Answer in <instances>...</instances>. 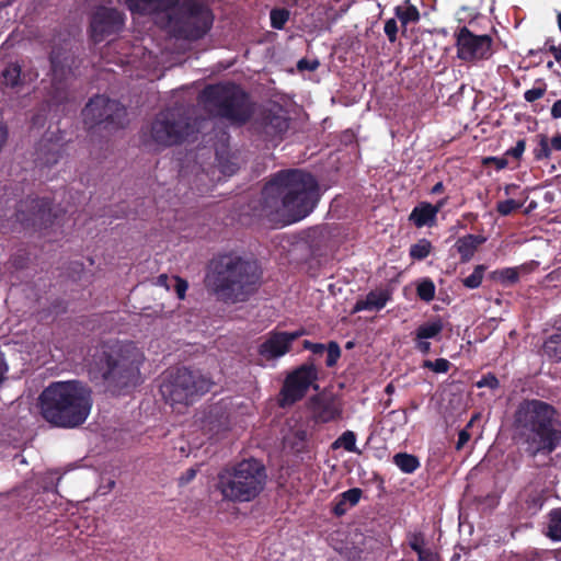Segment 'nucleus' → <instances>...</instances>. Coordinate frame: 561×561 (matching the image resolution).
Returning <instances> with one entry per match:
<instances>
[{"label": "nucleus", "instance_id": "obj_1", "mask_svg": "<svg viewBox=\"0 0 561 561\" xmlns=\"http://www.w3.org/2000/svg\"><path fill=\"white\" fill-rule=\"evenodd\" d=\"M316 179L300 170L278 172L262 191V214L282 226L306 218L319 201Z\"/></svg>", "mask_w": 561, "mask_h": 561}, {"label": "nucleus", "instance_id": "obj_2", "mask_svg": "<svg viewBox=\"0 0 561 561\" xmlns=\"http://www.w3.org/2000/svg\"><path fill=\"white\" fill-rule=\"evenodd\" d=\"M261 276L255 262L225 254L213 261L206 284L218 300L237 304L247 301L257 290Z\"/></svg>", "mask_w": 561, "mask_h": 561}, {"label": "nucleus", "instance_id": "obj_3", "mask_svg": "<svg viewBox=\"0 0 561 561\" xmlns=\"http://www.w3.org/2000/svg\"><path fill=\"white\" fill-rule=\"evenodd\" d=\"M557 410L541 400L522 402L515 413L518 440L531 456L549 455L561 443V424H556Z\"/></svg>", "mask_w": 561, "mask_h": 561}, {"label": "nucleus", "instance_id": "obj_4", "mask_svg": "<svg viewBox=\"0 0 561 561\" xmlns=\"http://www.w3.org/2000/svg\"><path fill=\"white\" fill-rule=\"evenodd\" d=\"M146 356L133 342L112 341L104 343L93 355V368L113 392H121L141 382L140 368Z\"/></svg>", "mask_w": 561, "mask_h": 561}, {"label": "nucleus", "instance_id": "obj_5", "mask_svg": "<svg viewBox=\"0 0 561 561\" xmlns=\"http://www.w3.org/2000/svg\"><path fill=\"white\" fill-rule=\"evenodd\" d=\"M39 407L48 423L58 427H76L90 414L91 390L77 380L53 382L39 396Z\"/></svg>", "mask_w": 561, "mask_h": 561}, {"label": "nucleus", "instance_id": "obj_6", "mask_svg": "<svg viewBox=\"0 0 561 561\" xmlns=\"http://www.w3.org/2000/svg\"><path fill=\"white\" fill-rule=\"evenodd\" d=\"M266 478L265 467L260 461L247 459L222 470L217 488L226 500L250 502L263 491Z\"/></svg>", "mask_w": 561, "mask_h": 561}, {"label": "nucleus", "instance_id": "obj_7", "mask_svg": "<svg viewBox=\"0 0 561 561\" xmlns=\"http://www.w3.org/2000/svg\"><path fill=\"white\" fill-rule=\"evenodd\" d=\"M198 100L208 113L232 123H244L252 114L248 95L236 84L208 85Z\"/></svg>", "mask_w": 561, "mask_h": 561}, {"label": "nucleus", "instance_id": "obj_8", "mask_svg": "<svg viewBox=\"0 0 561 561\" xmlns=\"http://www.w3.org/2000/svg\"><path fill=\"white\" fill-rule=\"evenodd\" d=\"M213 381L198 370L185 367L169 373L161 386L160 392L167 403L178 412L193 404L199 397L207 393Z\"/></svg>", "mask_w": 561, "mask_h": 561}, {"label": "nucleus", "instance_id": "obj_9", "mask_svg": "<svg viewBox=\"0 0 561 561\" xmlns=\"http://www.w3.org/2000/svg\"><path fill=\"white\" fill-rule=\"evenodd\" d=\"M213 24V14L208 7L196 2L175 4L163 16L160 27L176 38L198 39L203 37Z\"/></svg>", "mask_w": 561, "mask_h": 561}, {"label": "nucleus", "instance_id": "obj_10", "mask_svg": "<svg viewBox=\"0 0 561 561\" xmlns=\"http://www.w3.org/2000/svg\"><path fill=\"white\" fill-rule=\"evenodd\" d=\"M194 131L181 110L171 108L157 115L150 127L152 141L169 147L185 140Z\"/></svg>", "mask_w": 561, "mask_h": 561}, {"label": "nucleus", "instance_id": "obj_11", "mask_svg": "<svg viewBox=\"0 0 561 561\" xmlns=\"http://www.w3.org/2000/svg\"><path fill=\"white\" fill-rule=\"evenodd\" d=\"M82 115L89 126L106 124L121 127L125 124L126 108L115 100L96 95L85 105Z\"/></svg>", "mask_w": 561, "mask_h": 561}, {"label": "nucleus", "instance_id": "obj_12", "mask_svg": "<svg viewBox=\"0 0 561 561\" xmlns=\"http://www.w3.org/2000/svg\"><path fill=\"white\" fill-rule=\"evenodd\" d=\"M456 46L459 59L474 61L491 56L492 39L488 35H474L463 26L457 34Z\"/></svg>", "mask_w": 561, "mask_h": 561}, {"label": "nucleus", "instance_id": "obj_13", "mask_svg": "<svg viewBox=\"0 0 561 561\" xmlns=\"http://www.w3.org/2000/svg\"><path fill=\"white\" fill-rule=\"evenodd\" d=\"M317 379V369L310 366H301L290 374L280 391V405H290L300 400Z\"/></svg>", "mask_w": 561, "mask_h": 561}, {"label": "nucleus", "instance_id": "obj_14", "mask_svg": "<svg viewBox=\"0 0 561 561\" xmlns=\"http://www.w3.org/2000/svg\"><path fill=\"white\" fill-rule=\"evenodd\" d=\"M125 23L124 15L116 9L99 8L91 20V37L94 42H102L107 36L119 32Z\"/></svg>", "mask_w": 561, "mask_h": 561}, {"label": "nucleus", "instance_id": "obj_15", "mask_svg": "<svg viewBox=\"0 0 561 561\" xmlns=\"http://www.w3.org/2000/svg\"><path fill=\"white\" fill-rule=\"evenodd\" d=\"M304 334L302 331L296 332H272L260 345L259 354L266 360L276 359L284 356L291 343Z\"/></svg>", "mask_w": 561, "mask_h": 561}, {"label": "nucleus", "instance_id": "obj_16", "mask_svg": "<svg viewBox=\"0 0 561 561\" xmlns=\"http://www.w3.org/2000/svg\"><path fill=\"white\" fill-rule=\"evenodd\" d=\"M310 409L313 417L322 423L333 421L341 414V410L334 400L321 396L311 400Z\"/></svg>", "mask_w": 561, "mask_h": 561}, {"label": "nucleus", "instance_id": "obj_17", "mask_svg": "<svg viewBox=\"0 0 561 561\" xmlns=\"http://www.w3.org/2000/svg\"><path fill=\"white\" fill-rule=\"evenodd\" d=\"M390 300V294L386 289L371 290L365 298L358 299L354 305L353 312L359 311H379Z\"/></svg>", "mask_w": 561, "mask_h": 561}, {"label": "nucleus", "instance_id": "obj_18", "mask_svg": "<svg viewBox=\"0 0 561 561\" xmlns=\"http://www.w3.org/2000/svg\"><path fill=\"white\" fill-rule=\"evenodd\" d=\"M485 240L483 236L467 234L456 241L455 249L459 253L461 261L468 262L473 257L478 247L484 243Z\"/></svg>", "mask_w": 561, "mask_h": 561}, {"label": "nucleus", "instance_id": "obj_19", "mask_svg": "<svg viewBox=\"0 0 561 561\" xmlns=\"http://www.w3.org/2000/svg\"><path fill=\"white\" fill-rule=\"evenodd\" d=\"M437 209H433L428 203L416 206L410 214V220L417 227L433 226L436 221Z\"/></svg>", "mask_w": 561, "mask_h": 561}, {"label": "nucleus", "instance_id": "obj_20", "mask_svg": "<svg viewBox=\"0 0 561 561\" xmlns=\"http://www.w3.org/2000/svg\"><path fill=\"white\" fill-rule=\"evenodd\" d=\"M542 352L550 360L561 362V319L557 322L556 331L543 342Z\"/></svg>", "mask_w": 561, "mask_h": 561}, {"label": "nucleus", "instance_id": "obj_21", "mask_svg": "<svg viewBox=\"0 0 561 561\" xmlns=\"http://www.w3.org/2000/svg\"><path fill=\"white\" fill-rule=\"evenodd\" d=\"M443 329V321L439 318H435L419 325L414 332V335L417 339L424 340L436 339L437 336H439Z\"/></svg>", "mask_w": 561, "mask_h": 561}, {"label": "nucleus", "instance_id": "obj_22", "mask_svg": "<svg viewBox=\"0 0 561 561\" xmlns=\"http://www.w3.org/2000/svg\"><path fill=\"white\" fill-rule=\"evenodd\" d=\"M546 535L554 541L561 540V507L554 508L548 514Z\"/></svg>", "mask_w": 561, "mask_h": 561}, {"label": "nucleus", "instance_id": "obj_23", "mask_svg": "<svg viewBox=\"0 0 561 561\" xmlns=\"http://www.w3.org/2000/svg\"><path fill=\"white\" fill-rule=\"evenodd\" d=\"M307 431L302 427L295 428L284 437L286 446L290 447L294 451H301L307 440Z\"/></svg>", "mask_w": 561, "mask_h": 561}, {"label": "nucleus", "instance_id": "obj_24", "mask_svg": "<svg viewBox=\"0 0 561 561\" xmlns=\"http://www.w3.org/2000/svg\"><path fill=\"white\" fill-rule=\"evenodd\" d=\"M393 462L404 473H412L420 467L419 459L415 456L405 453L394 455Z\"/></svg>", "mask_w": 561, "mask_h": 561}, {"label": "nucleus", "instance_id": "obj_25", "mask_svg": "<svg viewBox=\"0 0 561 561\" xmlns=\"http://www.w3.org/2000/svg\"><path fill=\"white\" fill-rule=\"evenodd\" d=\"M218 169L225 176H231L239 169L237 158L234 156L217 153Z\"/></svg>", "mask_w": 561, "mask_h": 561}, {"label": "nucleus", "instance_id": "obj_26", "mask_svg": "<svg viewBox=\"0 0 561 561\" xmlns=\"http://www.w3.org/2000/svg\"><path fill=\"white\" fill-rule=\"evenodd\" d=\"M334 449L343 447L346 451L358 453L356 447V435L352 431L344 432L332 445Z\"/></svg>", "mask_w": 561, "mask_h": 561}, {"label": "nucleus", "instance_id": "obj_27", "mask_svg": "<svg viewBox=\"0 0 561 561\" xmlns=\"http://www.w3.org/2000/svg\"><path fill=\"white\" fill-rule=\"evenodd\" d=\"M288 121L284 116H272L266 124V133L270 135H280L288 129Z\"/></svg>", "mask_w": 561, "mask_h": 561}, {"label": "nucleus", "instance_id": "obj_28", "mask_svg": "<svg viewBox=\"0 0 561 561\" xmlns=\"http://www.w3.org/2000/svg\"><path fill=\"white\" fill-rule=\"evenodd\" d=\"M431 242L426 239H421L419 242L411 245L410 255L415 260H423L431 253Z\"/></svg>", "mask_w": 561, "mask_h": 561}, {"label": "nucleus", "instance_id": "obj_29", "mask_svg": "<svg viewBox=\"0 0 561 561\" xmlns=\"http://www.w3.org/2000/svg\"><path fill=\"white\" fill-rule=\"evenodd\" d=\"M484 271V265H477L473 272L463 278L462 284L470 289L478 288L482 283Z\"/></svg>", "mask_w": 561, "mask_h": 561}, {"label": "nucleus", "instance_id": "obj_30", "mask_svg": "<svg viewBox=\"0 0 561 561\" xmlns=\"http://www.w3.org/2000/svg\"><path fill=\"white\" fill-rule=\"evenodd\" d=\"M21 76V67L18 64H10L2 71L5 84L14 87L19 83Z\"/></svg>", "mask_w": 561, "mask_h": 561}, {"label": "nucleus", "instance_id": "obj_31", "mask_svg": "<svg viewBox=\"0 0 561 561\" xmlns=\"http://www.w3.org/2000/svg\"><path fill=\"white\" fill-rule=\"evenodd\" d=\"M396 14L404 25L408 24L409 22H415L420 18L417 9L413 5H409L405 8L398 7L396 9Z\"/></svg>", "mask_w": 561, "mask_h": 561}, {"label": "nucleus", "instance_id": "obj_32", "mask_svg": "<svg viewBox=\"0 0 561 561\" xmlns=\"http://www.w3.org/2000/svg\"><path fill=\"white\" fill-rule=\"evenodd\" d=\"M417 296L424 301H431L435 296V285L431 279L422 280L417 286Z\"/></svg>", "mask_w": 561, "mask_h": 561}, {"label": "nucleus", "instance_id": "obj_33", "mask_svg": "<svg viewBox=\"0 0 561 561\" xmlns=\"http://www.w3.org/2000/svg\"><path fill=\"white\" fill-rule=\"evenodd\" d=\"M422 366L437 374H446L450 368V363L446 358H437L435 360L426 359L423 362Z\"/></svg>", "mask_w": 561, "mask_h": 561}, {"label": "nucleus", "instance_id": "obj_34", "mask_svg": "<svg viewBox=\"0 0 561 561\" xmlns=\"http://www.w3.org/2000/svg\"><path fill=\"white\" fill-rule=\"evenodd\" d=\"M35 205H34V209H36V211L34 213V222L35 221H39L41 224H45L47 220H48V217L50 215V207L48 205V203H44V202H34Z\"/></svg>", "mask_w": 561, "mask_h": 561}, {"label": "nucleus", "instance_id": "obj_35", "mask_svg": "<svg viewBox=\"0 0 561 561\" xmlns=\"http://www.w3.org/2000/svg\"><path fill=\"white\" fill-rule=\"evenodd\" d=\"M362 490L358 488L350 489L340 494V499L347 505L354 506L356 505L362 497Z\"/></svg>", "mask_w": 561, "mask_h": 561}, {"label": "nucleus", "instance_id": "obj_36", "mask_svg": "<svg viewBox=\"0 0 561 561\" xmlns=\"http://www.w3.org/2000/svg\"><path fill=\"white\" fill-rule=\"evenodd\" d=\"M494 275L497 279L508 284L515 283L518 279V271L517 268L514 267H507L501 271H496Z\"/></svg>", "mask_w": 561, "mask_h": 561}, {"label": "nucleus", "instance_id": "obj_37", "mask_svg": "<svg viewBox=\"0 0 561 561\" xmlns=\"http://www.w3.org/2000/svg\"><path fill=\"white\" fill-rule=\"evenodd\" d=\"M288 12L286 10H272L271 23L274 28L280 30L284 27L288 20Z\"/></svg>", "mask_w": 561, "mask_h": 561}, {"label": "nucleus", "instance_id": "obj_38", "mask_svg": "<svg viewBox=\"0 0 561 561\" xmlns=\"http://www.w3.org/2000/svg\"><path fill=\"white\" fill-rule=\"evenodd\" d=\"M327 350V366L332 367L341 356V348L337 343L330 342Z\"/></svg>", "mask_w": 561, "mask_h": 561}, {"label": "nucleus", "instance_id": "obj_39", "mask_svg": "<svg viewBox=\"0 0 561 561\" xmlns=\"http://www.w3.org/2000/svg\"><path fill=\"white\" fill-rule=\"evenodd\" d=\"M409 546L416 552L424 550L426 547L425 538L421 533L410 534L408 537Z\"/></svg>", "mask_w": 561, "mask_h": 561}, {"label": "nucleus", "instance_id": "obj_40", "mask_svg": "<svg viewBox=\"0 0 561 561\" xmlns=\"http://www.w3.org/2000/svg\"><path fill=\"white\" fill-rule=\"evenodd\" d=\"M522 207V204L514 201V199H506V201H503V202H499L497 203V206H496V209L497 211L503 215V216H507L510 215L512 211L518 209Z\"/></svg>", "mask_w": 561, "mask_h": 561}, {"label": "nucleus", "instance_id": "obj_41", "mask_svg": "<svg viewBox=\"0 0 561 561\" xmlns=\"http://www.w3.org/2000/svg\"><path fill=\"white\" fill-rule=\"evenodd\" d=\"M171 280H172L171 287L174 288V291H175L178 298L181 300L184 299L186 290L188 288V283L179 276H172Z\"/></svg>", "mask_w": 561, "mask_h": 561}, {"label": "nucleus", "instance_id": "obj_42", "mask_svg": "<svg viewBox=\"0 0 561 561\" xmlns=\"http://www.w3.org/2000/svg\"><path fill=\"white\" fill-rule=\"evenodd\" d=\"M546 89L542 87H535L533 89L527 90L524 93V98L527 102H535L541 99L545 95Z\"/></svg>", "mask_w": 561, "mask_h": 561}, {"label": "nucleus", "instance_id": "obj_43", "mask_svg": "<svg viewBox=\"0 0 561 561\" xmlns=\"http://www.w3.org/2000/svg\"><path fill=\"white\" fill-rule=\"evenodd\" d=\"M477 387H488L491 389H495L499 387V380L494 375L489 374L486 376H483L479 381H477Z\"/></svg>", "mask_w": 561, "mask_h": 561}, {"label": "nucleus", "instance_id": "obj_44", "mask_svg": "<svg viewBox=\"0 0 561 561\" xmlns=\"http://www.w3.org/2000/svg\"><path fill=\"white\" fill-rule=\"evenodd\" d=\"M383 30H385V33L388 36L389 41L394 42L397 38V33H398V26H397L396 20H393V19L388 20L385 23Z\"/></svg>", "mask_w": 561, "mask_h": 561}, {"label": "nucleus", "instance_id": "obj_45", "mask_svg": "<svg viewBox=\"0 0 561 561\" xmlns=\"http://www.w3.org/2000/svg\"><path fill=\"white\" fill-rule=\"evenodd\" d=\"M51 70L55 79L64 75V67L59 64L58 56L53 54L50 57Z\"/></svg>", "mask_w": 561, "mask_h": 561}, {"label": "nucleus", "instance_id": "obj_46", "mask_svg": "<svg viewBox=\"0 0 561 561\" xmlns=\"http://www.w3.org/2000/svg\"><path fill=\"white\" fill-rule=\"evenodd\" d=\"M419 561H438V556L428 547L417 553Z\"/></svg>", "mask_w": 561, "mask_h": 561}, {"label": "nucleus", "instance_id": "obj_47", "mask_svg": "<svg viewBox=\"0 0 561 561\" xmlns=\"http://www.w3.org/2000/svg\"><path fill=\"white\" fill-rule=\"evenodd\" d=\"M414 341H415V348L421 352L422 354L426 355L430 353L431 351V343L428 342V340H424V339H417L416 336L414 337Z\"/></svg>", "mask_w": 561, "mask_h": 561}, {"label": "nucleus", "instance_id": "obj_48", "mask_svg": "<svg viewBox=\"0 0 561 561\" xmlns=\"http://www.w3.org/2000/svg\"><path fill=\"white\" fill-rule=\"evenodd\" d=\"M319 62L317 60H307L300 59L297 64L299 70H310L313 71L318 68Z\"/></svg>", "mask_w": 561, "mask_h": 561}, {"label": "nucleus", "instance_id": "obj_49", "mask_svg": "<svg viewBox=\"0 0 561 561\" xmlns=\"http://www.w3.org/2000/svg\"><path fill=\"white\" fill-rule=\"evenodd\" d=\"M525 140L520 139L516 142L515 147L507 151V154H511L512 157L518 159L525 151Z\"/></svg>", "mask_w": 561, "mask_h": 561}, {"label": "nucleus", "instance_id": "obj_50", "mask_svg": "<svg viewBox=\"0 0 561 561\" xmlns=\"http://www.w3.org/2000/svg\"><path fill=\"white\" fill-rule=\"evenodd\" d=\"M197 470L195 468L187 469L180 478V484L184 485L191 482L196 477Z\"/></svg>", "mask_w": 561, "mask_h": 561}, {"label": "nucleus", "instance_id": "obj_51", "mask_svg": "<svg viewBox=\"0 0 561 561\" xmlns=\"http://www.w3.org/2000/svg\"><path fill=\"white\" fill-rule=\"evenodd\" d=\"M304 346L310 350L313 354H322L325 351V346L320 343H311L309 341L304 342Z\"/></svg>", "mask_w": 561, "mask_h": 561}, {"label": "nucleus", "instance_id": "obj_52", "mask_svg": "<svg viewBox=\"0 0 561 561\" xmlns=\"http://www.w3.org/2000/svg\"><path fill=\"white\" fill-rule=\"evenodd\" d=\"M470 439V434L467 430H461L458 435L456 448L460 450Z\"/></svg>", "mask_w": 561, "mask_h": 561}, {"label": "nucleus", "instance_id": "obj_53", "mask_svg": "<svg viewBox=\"0 0 561 561\" xmlns=\"http://www.w3.org/2000/svg\"><path fill=\"white\" fill-rule=\"evenodd\" d=\"M156 284L158 286L164 287L167 290H170L172 286V280L171 277H169L168 275L161 274L158 276Z\"/></svg>", "mask_w": 561, "mask_h": 561}, {"label": "nucleus", "instance_id": "obj_54", "mask_svg": "<svg viewBox=\"0 0 561 561\" xmlns=\"http://www.w3.org/2000/svg\"><path fill=\"white\" fill-rule=\"evenodd\" d=\"M348 506L340 499L334 507H333V512L337 515V516H341L343 514L346 513Z\"/></svg>", "mask_w": 561, "mask_h": 561}, {"label": "nucleus", "instance_id": "obj_55", "mask_svg": "<svg viewBox=\"0 0 561 561\" xmlns=\"http://www.w3.org/2000/svg\"><path fill=\"white\" fill-rule=\"evenodd\" d=\"M551 116L553 118H561V99L556 101L551 106Z\"/></svg>", "mask_w": 561, "mask_h": 561}, {"label": "nucleus", "instance_id": "obj_56", "mask_svg": "<svg viewBox=\"0 0 561 561\" xmlns=\"http://www.w3.org/2000/svg\"><path fill=\"white\" fill-rule=\"evenodd\" d=\"M7 371H8V365L4 360L3 355L0 353V385L3 382Z\"/></svg>", "mask_w": 561, "mask_h": 561}, {"label": "nucleus", "instance_id": "obj_57", "mask_svg": "<svg viewBox=\"0 0 561 561\" xmlns=\"http://www.w3.org/2000/svg\"><path fill=\"white\" fill-rule=\"evenodd\" d=\"M550 53L553 55L554 59L561 65V46H550Z\"/></svg>", "mask_w": 561, "mask_h": 561}, {"label": "nucleus", "instance_id": "obj_58", "mask_svg": "<svg viewBox=\"0 0 561 561\" xmlns=\"http://www.w3.org/2000/svg\"><path fill=\"white\" fill-rule=\"evenodd\" d=\"M551 147L554 150L561 151V135H557L551 139Z\"/></svg>", "mask_w": 561, "mask_h": 561}, {"label": "nucleus", "instance_id": "obj_59", "mask_svg": "<svg viewBox=\"0 0 561 561\" xmlns=\"http://www.w3.org/2000/svg\"><path fill=\"white\" fill-rule=\"evenodd\" d=\"M541 147H542V156H543L545 158H548V157H549V154H550V148L548 147V144H547V141H546V140H542V141H541Z\"/></svg>", "mask_w": 561, "mask_h": 561}, {"label": "nucleus", "instance_id": "obj_60", "mask_svg": "<svg viewBox=\"0 0 561 561\" xmlns=\"http://www.w3.org/2000/svg\"><path fill=\"white\" fill-rule=\"evenodd\" d=\"M443 190H444V185H443V183H442V182H438V183H436V184L432 187V191H431V192H432L433 194H438V193H442V192H443Z\"/></svg>", "mask_w": 561, "mask_h": 561}, {"label": "nucleus", "instance_id": "obj_61", "mask_svg": "<svg viewBox=\"0 0 561 561\" xmlns=\"http://www.w3.org/2000/svg\"><path fill=\"white\" fill-rule=\"evenodd\" d=\"M445 204H446V198L438 201L436 205H432V208L437 209V213H438L442 209V207H444Z\"/></svg>", "mask_w": 561, "mask_h": 561}, {"label": "nucleus", "instance_id": "obj_62", "mask_svg": "<svg viewBox=\"0 0 561 561\" xmlns=\"http://www.w3.org/2000/svg\"><path fill=\"white\" fill-rule=\"evenodd\" d=\"M386 391L388 393H391L393 391V386L391 383H389L387 387H386Z\"/></svg>", "mask_w": 561, "mask_h": 561}, {"label": "nucleus", "instance_id": "obj_63", "mask_svg": "<svg viewBox=\"0 0 561 561\" xmlns=\"http://www.w3.org/2000/svg\"><path fill=\"white\" fill-rule=\"evenodd\" d=\"M556 424H560V423L556 421Z\"/></svg>", "mask_w": 561, "mask_h": 561}]
</instances>
